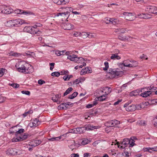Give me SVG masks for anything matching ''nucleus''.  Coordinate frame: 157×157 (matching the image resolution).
Wrapping results in <instances>:
<instances>
[{
	"instance_id": "f257e3e1",
	"label": "nucleus",
	"mask_w": 157,
	"mask_h": 157,
	"mask_svg": "<svg viewBox=\"0 0 157 157\" xmlns=\"http://www.w3.org/2000/svg\"><path fill=\"white\" fill-rule=\"evenodd\" d=\"M15 67L18 71L24 73H31L33 70L31 66L29 67V65L24 61L18 62Z\"/></svg>"
},
{
	"instance_id": "f03ea898",
	"label": "nucleus",
	"mask_w": 157,
	"mask_h": 157,
	"mask_svg": "<svg viewBox=\"0 0 157 157\" xmlns=\"http://www.w3.org/2000/svg\"><path fill=\"white\" fill-rule=\"evenodd\" d=\"M108 73L110 74V75L113 78H115L116 76H121L123 74L122 71H120L118 69L109 68Z\"/></svg>"
},
{
	"instance_id": "7ed1b4c3",
	"label": "nucleus",
	"mask_w": 157,
	"mask_h": 157,
	"mask_svg": "<svg viewBox=\"0 0 157 157\" xmlns=\"http://www.w3.org/2000/svg\"><path fill=\"white\" fill-rule=\"evenodd\" d=\"M67 59L71 61H74L78 63H83L84 61V59L83 58L78 57L76 55L74 54L68 55Z\"/></svg>"
},
{
	"instance_id": "20e7f679",
	"label": "nucleus",
	"mask_w": 157,
	"mask_h": 157,
	"mask_svg": "<svg viewBox=\"0 0 157 157\" xmlns=\"http://www.w3.org/2000/svg\"><path fill=\"white\" fill-rule=\"evenodd\" d=\"M6 152L8 155H19L21 153L20 151L17 150L15 148H10L6 151Z\"/></svg>"
},
{
	"instance_id": "39448f33",
	"label": "nucleus",
	"mask_w": 157,
	"mask_h": 157,
	"mask_svg": "<svg viewBox=\"0 0 157 157\" xmlns=\"http://www.w3.org/2000/svg\"><path fill=\"white\" fill-rule=\"evenodd\" d=\"M123 14L124 16V18L127 20L132 21L136 18L134 13L125 12L123 13Z\"/></svg>"
},
{
	"instance_id": "423d86ee",
	"label": "nucleus",
	"mask_w": 157,
	"mask_h": 157,
	"mask_svg": "<svg viewBox=\"0 0 157 157\" xmlns=\"http://www.w3.org/2000/svg\"><path fill=\"white\" fill-rule=\"evenodd\" d=\"M146 10L150 13L157 14V7L154 6H147Z\"/></svg>"
},
{
	"instance_id": "0eeeda50",
	"label": "nucleus",
	"mask_w": 157,
	"mask_h": 157,
	"mask_svg": "<svg viewBox=\"0 0 157 157\" xmlns=\"http://www.w3.org/2000/svg\"><path fill=\"white\" fill-rule=\"evenodd\" d=\"M13 20L14 26L18 27L26 23L24 20L21 19H14Z\"/></svg>"
},
{
	"instance_id": "6e6552de",
	"label": "nucleus",
	"mask_w": 157,
	"mask_h": 157,
	"mask_svg": "<svg viewBox=\"0 0 157 157\" xmlns=\"http://www.w3.org/2000/svg\"><path fill=\"white\" fill-rule=\"evenodd\" d=\"M124 107H125L127 111L130 112L135 110L136 109V106L134 105H128V104L125 103L124 105Z\"/></svg>"
},
{
	"instance_id": "1a4fd4ad",
	"label": "nucleus",
	"mask_w": 157,
	"mask_h": 157,
	"mask_svg": "<svg viewBox=\"0 0 157 157\" xmlns=\"http://www.w3.org/2000/svg\"><path fill=\"white\" fill-rule=\"evenodd\" d=\"M61 27L65 30H70L72 29L73 25L70 23L65 22L61 24Z\"/></svg>"
},
{
	"instance_id": "9d476101",
	"label": "nucleus",
	"mask_w": 157,
	"mask_h": 157,
	"mask_svg": "<svg viewBox=\"0 0 157 157\" xmlns=\"http://www.w3.org/2000/svg\"><path fill=\"white\" fill-rule=\"evenodd\" d=\"M73 132L75 133H81L85 132L86 131L85 128L84 126L81 127L74 128L72 130Z\"/></svg>"
},
{
	"instance_id": "9b49d317",
	"label": "nucleus",
	"mask_w": 157,
	"mask_h": 157,
	"mask_svg": "<svg viewBox=\"0 0 157 157\" xmlns=\"http://www.w3.org/2000/svg\"><path fill=\"white\" fill-rule=\"evenodd\" d=\"M61 97V94H59L53 97L52 99L53 101L57 102L58 104H59L62 101L60 100Z\"/></svg>"
},
{
	"instance_id": "f8f14e48",
	"label": "nucleus",
	"mask_w": 157,
	"mask_h": 157,
	"mask_svg": "<svg viewBox=\"0 0 157 157\" xmlns=\"http://www.w3.org/2000/svg\"><path fill=\"white\" fill-rule=\"evenodd\" d=\"M103 94V95L106 96L109 94L111 92V90L110 88L106 86L101 88Z\"/></svg>"
},
{
	"instance_id": "ddd939ff",
	"label": "nucleus",
	"mask_w": 157,
	"mask_h": 157,
	"mask_svg": "<svg viewBox=\"0 0 157 157\" xmlns=\"http://www.w3.org/2000/svg\"><path fill=\"white\" fill-rule=\"evenodd\" d=\"M13 12V10L8 6H3V13L10 14Z\"/></svg>"
},
{
	"instance_id": "4468645a",
	"label": "nucleus",
	"mask_w": 157,
	"mask_h": 157,
	"mask_svg": "<svg viewBox=\"0 0 157 157\" xmlns=\"http://www.w3.org/2000/svg\"><path fill=\"white\" fill-rule=\"evenodd\" d=\"M130 143V140L128 138H125L123 139L122 142V146H121V148L123 149V148L126 147Z\"/></svg>"
},
{
	"instance_id": "2eb2a0df",
	"label": "nucleus",
	"mask_w": 157,
	"mask_h": 157,
	"mask_svg": "<svg viewBox=\"0 0 157 157\" xmlns=\"http://www.w3.org/2000/svg\"><path fill=\"white\" fill-rule=\"evenodd\" d=\"M55 3L58 5H64L69 2V0H54Z\"/></svg>"
},
{
	"instance_id": "dca6fc26",
	"label": "nucleus",
	"mask_w": 157,
	"mask_h": 157,
	"mask_svg": "<svg viewBox=\"0 0 157 157\" xmlns=\"http://www.w3.org/2000/svg\"><path fill=\"white\" fill-rule=\"evenodd\" d=\"M85 130H93L95 129H97L99 128V127L98 126H95L93 125H91L90 124H87L85 126Z\"/></svg>"
},
{
	"instance_id": "f3484780",
	"label": "nucleus",
	"mask_w": 157,
	"mask_h": 157,
	"mask_svg": "<svg viewBox=\"0 0 157 157\" xmlns=\"http://www.w3.org/2000/svg\"><path fill=\"white\" fill-rule=\"evenodd\" d=\"M39 120L37 118H35L33 120H32V122L29 123V125L31 127H36L38 125Z\"/></svg>"
},
{
	"instance_id": "a211bd4d",
	"label": "nucleus",
	"mask_w": 157,
	"mask_h": 157,
	"mask_svg": "<svg viewBox=\"0 0 157 157\" xmlns=\"http://www.w3.org/2000/svg\"><path fill=\"white\" fill-rule=\"evenodd\" d=\"M32 27L27 26L25 27L23 29L24 32L31 33H33Z\"/></svg>"
},
{
	"instance_id": "6ab92c4d",
	"label": "nucleus",
	"mask_w": 157,
	"mask_h": 157,
	"mask_svg": "<svg viewBox=\"0 0 157 157\" xmlns=\"http://www.w3.org/2000/svg\"><path fill=\"white\" fill-rule=\"evenodd\" d=\"M130 62H131V61L130 60H126L123 62L122 63V64L125 67H133V65L132 64L130 63Z\"/></svg>"
},
{
	"instance_id": "aec40b11",
	"label": "nucleus",
	"mask_w": 157,
	"mask_h": 157,
	"mask_svg": "<svg viewBox=\"0 0 157 157\" xmlns=\"http://www.w3.org/2000/svg\"><path fill=\"white\" fill-rule=\"evenodd\" d=\"M151 91H146L140 94V95L142 97L146 98L149 96L151 94Z\"/></svg>"
},
{
	"instance_id": "412c9836",
	"label": "nucleus",
	"mask_w": 157,
	"mask_h": 157,
	"mask_svg": "<svg viewBox=\"0 0 157 157\" xmlns=\"http://www.w3.org/2000/svg\"><path fill=\"white\" fill-rule=\"evenodd\" d=\"M142 91V90H140L133 91L130 93V95L131 96H137L138 94L139 93Z\"/></svg>"
},
{
	"instance_id": "4be33fe9",
	"label": "nucleus",
	"mask_w": 157,
	"mask_h": 157,
	"mask_svg": "<svg viewBox=\"0 0 157 157\" xmlns=\"http://www.w3.org/2000/svg\"><path fill=\"white\" fill-rule=\"evenodd\" d=\"M106 96L104 95H102V96H100L99 97H96L95 100L96 101H103L106 99Z\"/></svg>"
},
{
	"instance_id": "5701e85b",
	"label": "nucleus",
	"mask_w": 157,
	"mask_h": 157,
	"mask_svg": "<svg viewBox=\"0 0 157 157\" xmlns=\"http://www.w3.org/2000/svg\"><path fill=\"white\" fill-rule=\"evenodd\" d=\"M64 135H61L57 137H52L51 138L48 139V140L50 141H54L55 140H59L61 139L62 137Z\"/></svg>"
},
{
	"instance_id": "b1692460",
	"label": "nucleus",
	"mask_w": 157,
	"mask_h": 157,
	"mask_svg": "<svg viewBox=\"0 0 157 157\" xmlns=\"http://www.w3.org/2000/svg\"><path fill=\"white\" fill-rule=\"evenodd\" d=\"M136 138L135 137H133L131 138V140H130V143H129V147H132L134 145H136L135 144V141L134 139H136Z\"/></svg>"
},
{
	"instance_id": "393cba45",
	"label": "nucleus",
	"mask_w": 157,
	"mask_h": 157,
	"mask_svg": "<svg viewBox=\"0 0 157 157\" xmlns=\"http://www.w3.org/2000/svg\"><path fill=\"white\" fill-rule=\"evenodd\" d=\"M110 58L112 59H121V57L117 55V54H113L110 57Z\"/></svg>"
},
{
	"instance_id": "a878e982",
	"label": "nucleus",
	"mask_w": 157,
	"mask_h": 157,
	"mask_svg": "<svg viewBox=\"0 0 157 157\" xmlns=\"http://www.w3.org/2000/svg\"><path fill=\"white\" fill-rule=\"evenodd\" d=\"M88 67L85 68L84 69H83L80 72V74L81 75H85L88 73ZM88 73H90V70H89Z\"/></svg>"
},
{
	"instance_id": "bb28decb",
	"label": "nucleus",
	"mask_w": 157,
	"mask_h": 157,
	"mask_svg": "<svg viewBox=\"0 0 157 157\" xmlns=\"http://www.w3.org/2000/svg\"><path fill=\"white\" fill-rule=\"evenodd\" d=\"M68 146L72 151L74 149H76L77 147V144L75 143V141L72 144L69 145Z\"/></svg>"
},
{
	"instance_id": "cd10ccee",
	"label": "nucleus",
	"mask_w": 157,
	"mask_h": 157,
	"mask_svg": "<svg viewBox=\"0 0 157 157\" xmlns=\"http://www.w3.org/2000/svg\"><path fill=\"white\" fill-rule=\"evenodd\" d=\"M13 20H9L7 22L6 25L8 27H14Z\"/></svg>"
},
{
	"instance_id": "c85d7f7f",
	"label": "nucleus",
	"mask_w": 157,
	"mask_h": 157,
	"mask_svg": "<svg viewBox=\"0 0 157 157\" xmlns=\"http://www.w3.org/2000/svg\"><path fill=\"white\" fill-rule=\"evenodd\" d=\"M10 55L16 57H20L22 56L21 54L16 52H12L10 53Z\"/></svg>"
},
{
	"instance_id": "c756f323",
	"label": "nucleus",
	"mask_w": 157,
	"mask_h": 157,
	"mask_svg": "<svg viewBox=\"0 0 157 157\" xmlns=\"http://www.w3.org/2000/svg\"><path fill=\"white\" fill-rule=\"evenodd\" d=\"M89 142H90V141L88 139L84 138L82 140L81 144L82 145H85L88 144Z\"/></svg>"
},
{
	"instance_id": "7c9ffc66",
	"label": "nucleus",
	"mask_w": 157,
	"mask_h": 157,
	"mask_svg": "<svg viewBox=\"0 0 157 157\" xmlns=\"http://www.w3.org/2000/svg\"><path fill=\"white\" fill-rule=\"evenodd\" d=\"M78 94V93L77 92H75L72 94L70 95L69 96L68 98L71 99H72L76 97Z\"/></svg>"
},
{
	"instance_id": "2f4dec72",
	"label": "nucleus",
	"mask_w": 157,
	"mask_h": 157,
	"mask_svg": "<svg viewBox=\"0 0 157 157\" xmlns=\"http://www.w3.org/2000/svg\"><path fill=\"white\" fill-rule=\"evenodd\" d=\"M111 18L105 17L103 20V21L107 24L111 23Z\"/></svg>"
},
{
	"instance_id": "473e14b6",
	"label": "nucleus",
	"mask_w": 157,
	"mask_h": 157,
	"mask_svg": "<svg viewBox=\"0 0 157 157\" xmlns=\"http://www.w3.org/2000/svg\"><path fill=\"white\" fill-rule=\"evenodd\" d=\"M119 22V21L117 19H114L113 18H111V23L115 25L116 24H118Z\"/></svg>"
},
{
	"instance_id": "72a5a7b5",
	"label": "nucleus",
	"mask_w": 157,
	"mask_h": 157,
	"mask_svg": "<svg viewBox=\"0 0 157 157\" xmlns=\"http://www.w3.org/2000/svg\"><path fill=\"white\" fill-rule=\"evenodd\" d=\"M80 36L83 38H86L88 36V33L86 32H82L80 33Z\"/></svg>"
},
{
	"instance_id": "f704fd0d",
	"label": "nucleus",
	"mask_w": 157,
	"mask_h": 157,
	"mask_svg": "<svg viewBox=\"0 0 157 157\" xmlns=\"http://www.w3.org/2000/svg\"><path fill=\"white\" fill-rule=\"evenodd\" d=\"M73 90L72 87H70L63 94V96H65L68 94H69L71 91Z\"/></svg>"
},
{
	"instance_id": "c9c22d12",
	"label": "nucleus",
	"mask_w": 157,
	"mask_h": 157,
	"mask_svg": "<svg viewBox=\"0 0 157 157\" xmlns=\"http://www.w3.org/2000/svg\"><path fill=\"white\" fill-rule=\"evenodd\" d=\"M66 104L65 103H62L58 107L59 108H60V109H67L66 106Z\"/></svg>"
},
{
	"instance_id": "e433bc0d",
	"label": "nucleus",
	"mask_w": 157,
	"mask_h": 157,
	"mask_svg": "<svg viewBox=\"0 0 157 157\" xmlns=\"http://www.w3.org/2000/svg\"><path fill=\"white\" fill-rule=\"evenodd\" d=\"M33 113V110L31 109H30L28 111L25 112L23 114V116L24 117H25L28 114H31Z\"/></svg>"
},
{
	"instance_id": "4c0bfd02",
	"label": "nucleus",
	"mask_w": 157,
	"mask_h": 157,
	"mask_svg": "<svg viewBox=\"0 0 157 157\" xmlns=\"http://www.w3.org/2000/svg\"><path fill=\"white\" fill-rule=\"evenodd\" d=\"M28 136L25 134L24 135H21V136H19V138L21 140H23L26 139L28 137Z\"/></svg>"
},
{
	"instance_id": "58836bf2",
	"label": "nucleus",
	"mask_w": 157,
	"mask_h": 157,
	"mask_svg": "<svg viewBox=\"0 0 157 157\" xmlns=\"http://www.w3.org/2000/svg\"><path fill=\"white\" fill-rule=\"evenodd\" d=\"M144 151L149 152L150 153H152L153 151L152 149V147H147L144 149Z\"/></svg>"
},
{
	"instance_id": "ea45409f",
	"label": "nucleus",
	"mask_w": 157,
	"mask_h": 157,
	"mask_svg": "<svg viewBox=\"0 0 157 157\" xmlns=\"http://www.w3.org/2000/svg\"><path fill=\"white\" fill-rule=\"evenodd\" d=\"M137 124L141 125H144L145 124V121H144L139 120L137 121Z\"/></svg>"
},
{
	"instance_id": "a19ab883",
	"label": "nucleus",
	"mask_w": 157,
	"mask_h": 157,
	"mask_svg": "<svg viewBox=\"0 0 157 157\" xmlns=\"http://www.w3.org/2000/svg\"><path fill=\"white\" fill-rule=\"evenodd\" d=\"M33 142L36 146H37L41 143V141L40 140H36L33 141Z\"/></svg>"
},
{
	"instance_id": "79ce46f5",
	"label": "nucleus",
	"mask_w": 157,
	"mask_h": 157,
	"mask_svg": "<svg viewBox=\"0 0 157 157\" xmlns=\"http://www.w3.org/2000/svg\"><path fill=\"white\" fill-rule=\"evenodd\" d=\"M51 75L52 76H56L58 77L60 75V73L59 72H52L51 74Z\"/></svg>"
},
{
	"instance_id": "37998d69",
	"label": "nucleus",
	"mask_w": 157,
	"mask_h": 157,
	"mask_svg": "<svg viewBox=\"0 0 157 157\" xmlns=\"http://www.w3.org/2000/svg\"><path fill=\"white\" fill-rule=\"evenodd\" d=\"M68 14L67 13H58L57 14V16L58 17H59V16H61L63 17L66 16L67 17Z\"/></svg>"
},
{
	"instance_id": "c03bdc74",
	"label": "nucleus",
	"mask_w": 157,
	"mask_h": 157,
	"mask_svg": "<svg viewBox=\"0 0 157 157\" xmlns=\"http://www.w3.org/2000/svg\"><path fill=\"white\" fill-rule=\"evenodd\" d=\"M22 14H24L25 15H34V13L33 12L30 11H24L23 10L22 11Z\"/></svg>"
},
{
	"instance_id": "a18cd8bd",
	"label": "nucleus",
	"mask_w": 157,
	"mask_h": 157,
	"mask_svg": "<svg viewBox=\"0 0 157 157\" xmlns=\"http://www.w3.org/2000/svg\"><path fill=\"white\" fill-rule=\"evenodd\" d=\"M104 64L105 66V67H103V70L105 71H106L107 70L109 67V63L108 62H105Z\"/></svg>"
},
{
	"instance_id": "49530a36",
	"label": "nucleus",
	"mask_w": 157,
	"mask_h": 157,
	"mask_svg": "<svg viewBox=\"0 0 157 157\" xmlns=\"http://www.w3.org/2000/svg\"><path fill=\"white\" fill-rule=\"evenodd\" d=\"M10 85L14 88H17L19 87V85L17 83L11 84Z\"/></svg>"
},
{
	"instance_id": "de8ad7c7",
	"label": "nucleus",
	"mask_w": 157,
	"mask_h": 157,
	"mask_svg": "<svg viewBox=\"0 0 157 157\" xmlns=\"http://www.w3.org/2000/svg\"><path fill=\"white\" fill-rule=\"evenodd\" d=\"M97 93L98 94V96L99 97L100 96H102V95H103V91H102L101 88L99 90H97Z\"/></svg>"
},
{
	"instance_id": "09e8293b",
	"label": "nucleus",
	"mask_w": 157,
	"mask_h": 157,
	"mask_svg": "<svg viewBox=\"0 0 157 157\" xmlns=\"http://www.w3.org/2000/svg\"><path fill=\"white\" fill-rule=\"evenodd\" d=\"M60 74L61 75H67L69 73V71H61L60 72Z\"/></svg>"
},
{
	"instance_id": "8fccbe9b",
	"label": "nucleus",
	"mask_w": 157,
	"mask_h": 157,
	"mask_svg": "<svg viewBox=\"0 0 157 157\" xmlns=\"http://www.w3.org/2000/svg\"><path fill=\"white\" fill-rule=\"evenodd\" d=\"M81 82V79L80 78L76 79L73 82V84H78Z\"/></svg>"
},
{
	"instance_id": "3c124183",
	"label": "nucleus",
	"mask_w": 157,
	"mask_h": 157,
	"mask_svg": "<svg viewBox=\"0 0 157 157\" xmlns=\"http://www.w3.org/2000/svg\"><path fill=\"white\" fill-rule=\"evenodd\" d=\"M128 30L127 29H119V32L121 33H125L126 32H128Z\"/></svg>"
},
{
	"instance_id": "603ef678",
	"label": "nucleus",
	"mask_w": 157,
	"mask_h": 157,
	"mask_svg": "<svg viewBox=\"0 0 157 157\" xmlns=\"http://www.w3.org/2000/svg\"><path fill=\"white\" fill-rule=\"evenodd\" d=\"M21 92L22 94L27 95H29L30 94V92L27 90H23L21 91Z\"/></svg>"
},
{
	"instance_id": "864d4df0",
	"label": "nucleus",
	"mask_w": 157,
	"mask_h": 157,
	"mask_svg": "<svg viewBox=\"0 0 157 157\" xmlns=\"http://www.w3.org/2000/svg\"><path fill=\"white\" fill-rule=\"evenodd\" d=\"M5 98L1 95H0V103H2L5 100Z\"/></svg>"
},
{
	"instance_id": "5fc2aeb1",
	"label": "nucleus",
	"mask_w": 157,
	"mask_h": 157,
	"mask_svg": "<svg viewBox=\"0 0 157 157\" xmlns=\"http://www.w3.org/2000/svg\"><path fill=\"white\" fill-rule=\"evenodd\" d=\"M105 126L107 127H112V125L110 123V121L107 122L105 123Z\"/></svg>"
},
{
	"instance_id": "6e6d98bb",
	"label": "nucleus",
	"mask_w": 157,
	"mask_h": 157,
	"mask_svg": "<svg viewBox=\"0 0 157 157\" xmlns=\"http://www.w3.org/2000/svg\"><path fill=\"white\" fill-rule=\"evenodd\" d=\"M25 131L24 129L23 128L20 129L18 131L16 132V133L17 134H20L21 133L24 132Z\"/></svg>"
},
{
	"instance_id": "4d7b16f0",
	"label": "nucleus",
	"mask_w": 157,
	"mask_h": 157,
	"mask_svg": "<svg viewBox=\"0 0 157 157\" xmlns=\"http://www.w3.org/2000/svg\"><path fill=\"white\" fill-rule=\"evenodd\" d=\"M22 10H21L19 9L16 10H14L15 13L17 14H22Z\"/></svg>"
},
{
	"instance_id": "13d9d810",
	"label": "nucleus",
	"mask_w": 157,
	"mask_h": 157,
	"mask_svg": "<svg viewBox=\"0 0 157 157\" xmlns=\"http://www.w3.org/2000/svg\"><path fill=\"white\" fill-rule=\"evenodd\" d=\"M62 52H61V51L59 50H57L55 52L56 54L58 56H60L62 55V54H61V53Z\"/></svg>"
},
{
	"instance_id": "bf43d9fd",
	"label": "nucleus",
	"mask_w": 157,
	"mask_h": 157,
	"mask_svg": "<svg viewBox=\"0 0 157 157\" xmlns=\"http://www.w3.org/2000/svg\"><path fill=\"white\" fill-rule=\"evenodd\" d=\"M49 65L51 66L50 67V70H52L54 68L55 63H50Z\"/></svg>"
},
{
	"instance_id": "052dcab7",
	"label": "nucleus",
	"mask_w": 157,
	"mask_h": 157,
	"mask_svg": "<svg viewBox=\"0 0 157 157\" xmlns=\"http://www.w3.org/2000/svg\"><path fill=\"white\" fill-rule=\"evenodd\" d=\"M65 103L66 104V109H67L68 108H70V107H69V106H71V105L72 104V103H71L70 102H67Z\"/></svg>"
},
{
	"instance_id": "680f3d73",
	"label": "nucleus",
	"mask_w": 157,
	"mask_h": 157,
	"mask_svg": "<svg viewBox=\"0 0 157 157\" xmlns=\"http://www.w3.org/2000/svg\"><path fill=\"white\" fill-rule=\"evenodd\" d=\"M12 141L13 142H16L19 141H21V140H20V139H19V138H14L12 139Z\"/></svg>"
},
{
	"instance_id": "e2e57ef3",
	"label": "nucleus",
	"mask_w": 157,
	"mask_h": 157,
	"mask_svg": "<svg viewBox=\"0 0 157 157\" xmlns=\"http://www.w3.org/2000/svg\"><path fill=\"white\" fill-rule=\"evenodd\" d=\"M153 124L155 126L157 127V117L153 120Z\"/></svg>"
},
{
	"instance_id": "0e129e2a",
	"label": "nucleus",
	"mask_w": 157,
	"mask_h": 157,
	"mask_svg": "<svg viewBox=\"0 0 157 157\" xmlns=\"http://www.w3.org/2000/svg\"><path fill=\"white\" fill-rule=\"evenodd\" d=\"M45 82L41 79H40L38 81V83L40 85H42L44 83H45Z\"/></svg>"
},
{
	"instance_id": "69168bd1",
	"label": "nucleus",
	"mask_w": 157,
	"mask_h": 157,
	"mask_svg": "<svg viewBox=\"0 0 157 157\" xmlns=\"http://www.w3.org/2000/svg\"><path fill=\"white\" fill-rule=\"evenodd\" d=\"M68 75H67V76L65 75L63 77V79L64 81H68L69 80V78H68Z\"/></svg>"
},
{
	"instance_id": "338daca9",
	"label": "nucleus",
	"mask_w": 157,
	"mask_h": 157,
	"mask_svg": "<svg viewBox=\"0 0 157 157\" xmlns=\"http://www.w3.org/2000/svg\"><path fill=\"white\" fill-rule=\"evenodd\" d=\"M71 156V157H79V155L78 154H72Z\"/></svg>"
},
{
	"instance_id": "774afa93",
	"label": "nucleus",
	"mask_w": 157,
	"mask_h": 157,
	"mask_svg": "<svg viewBox=\"0 0 157 157\" xmlns=\"http://www.w3.org/2000/svg\"><path fill=\"white\" fill-rule=\"evenodd\" d=\"M29 145L30 146L32 147H35L36 146L35 144L33 143V141L30 142L29 144Z\"/></svg>"
}]
</instances>
